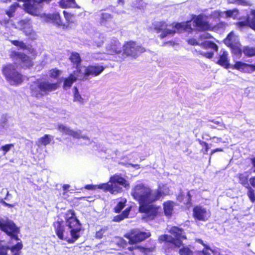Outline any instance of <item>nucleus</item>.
Masks as SVG:
<instances>
[{
	"mask_svg": "<svg viewBox=\"0 0 255 255\" xmlns=\"http://www.w3.org/2000/svg\"><path fill=\"white\" fill-rule=\"evenodd\" d=\"M100 23L102 26H105L107 27L110 26V24L113 22V16L107 12H102L100 14Z\"/></svg>",
	"mask_w": 255,
	"mask_h": 255,
	"instance_id": "21",
	"label": "nucleus"
},
{
	"mask_svg": "<svg viewBox=\"0 0 255 255\" xmlns=\"http://www.w3.org/2000/svg\"><path fill=\"white\" fill-rule=\"evenodd\" d=\"M250 183L253 187H255V177H252L250 179Z\"/></svg>",
	"mask_w": 255,
	"mask_h": 255,
	"instance_id": "55",
	"label": "nucleus"
},
{
	"mask_svg": "<svg viewBox=\"0 0 255 255\" xmlns=\"http://www.w3.org/2000/svg\"><path fill=\"white\" fill-rule=\"evenodd\" d=\"M26 35H29L32 31V22L29 19H24L19 21L18 23Z\"/></svg>",
	"mask_w": 255,
	"mask_h": 255,
	"instance_id": "18",
	"label": "nucleus"
},
{
	"mask_svg": "<svg viewBox=\"0 0 255 255\" xmlns=\"http://www.w3.org/2000/svg\"><path fill=\"white\" fill-rule=\"evenodd\" d=\"M231 2H237L239 4L247 6L249 5V3L245 0H229Z\"/></svg>",
	"mask_w": 255,
	"mask_h": 255,
	"instance_id": "49",
	"label": "nucleus"
},
{
	"mask_svg": "<svg viewBox=\"0 0 255 255\" xmlns=\"http://www.w3.org/2000/svg\"><path fill=\"white\" fill-rule=\"evenodd\" d=\"M135 168L138 169L139 168V165L138 164H133L128 163V171H131L132 169Z\"/></svg>",
	"mask_w": 255,
	"mask_h": 255,
	"instance_id": "52",
	"label": "nucleus"
},
{
	"mask_svg": "<svg viewBox=\"0 0 255 255\" xmlns=\"http://www.w3.org/2000/svg\"><path fill=\"white\" fill-rule=\"evenodd\" d=\"M11 56L13 58H15L16 62L24 68H28L32 65L30 58L23 53L19 52H13Z\"/></svg>",
	"mask_w": 255,
	"mask_h": 255,
	"instance_id": "13",
	"label": "nucleus"
},
{
	"mask_svg": "<svg viewBox=\"0 0 255 255\" xmlns=\"http://www.w3.org/2000/svg\"><path fill=\"white\" fill-rule=\"evenodd\" d=\"M65 218L66 226L68 227V231H64L62 226V222L57 221L53 224L56 233L59 239L73 244L80 237L81 224L73 211H68L65 214Z\"/></svg>",
	"mask_w": 255,
	"mask_h": 255,
	"instance_id": "2",
	"label": "nucleus"
},
{
	"mask_svg": "<svg viewBox=\"0 0 255 255\" xmlns=\"http://www.w3.org/2000/svg\"><path fill=\"white\" fill-rule=\"evenodd\" d=\"M70 187V185L68 184H65L63 186V189L64 191H66Z\"/></svg>",
	"mask_w": 255,
	"mask_h": 255,
	"instance_id": "60",
	"label": "nucleus"
},
{
	"mask_svg": "<svg viewBox=\"0 0 255 255\" xmlns=\"http://www.w3.org/2000/svg\"><path fill=\"white\" fill-rule=\"evenodd\" d=\"M2 73L11 85H19L23 81L22 75L17 72L13 65L8 64L3 66Z\"/></svg>",
	"mask_w": 255,
	"mask_h": 255,
	"instance_id": "6",
	"label": "nucleus"
},
{
	"mask_svg": "<svg viewBox=\"0 0 255 255\" xmlns=\"http://www.w3.org/2000/svg\"><path fill=\"white\" fill-rule=\"evenodd\" d=\"M237 25L240 26V27H243L247 25H248V21H239L237 22L236 23Z\"/></svg>",
	"mask_w": 255,
	"mask_h": 255,
	"instance_id": "53",
	"label": "nucleus"
},
{
	"mask_svg": "<svg viewBox=\"0 0 255 255\" xmlns=\"http://www.w3.org/2000/svg\"><path fill=\"white\" fill-rule=\"evenodd\" d=\"M204 15L202 14L192 16L193 26L194 27L195 30L198 31L214 30L215 27L208 21L204 20Z\"/></svg>",
	"mask_w": 255,
	"mask_h": 255,
	"instance_id": "8",
	"label": "nucleus"
},
{
	"mask_svg": "<svg viewBox=\"0 0 255 255\" xmlns=\"http://www.w3.org/2000/svg\"><path fill=\"white\" fill-rule=\"evenodd\" d=\"M170 25L172 26V27L173 28L171 29V30H173L176 33H181L183 31H184V22H173Z\"/></svg>",
	"mask_w": 255,
	"mask_h": 255,
	"instance_id": "29",
	"label": "nucleus"
},
{
	"mask_svg": "<svg viewBox=\"0 0 255 255\" xmlns=\"http://www.w3.org/2000/svg\"><path fill=\"white\" fill-rule=\"evenodd\" d=\"M74 101H78L79 102H81L83 100L81 95L79 94L78 90L77 87H74Z\"/></svg>",
	"mask_w": 255,
	"mask_h": 255,
	"instance_id": "43",
	"label": "nucleus"
},
{
	"mask_svg": "<svg viewBox=\"0 0 255 255\" xmlns=\"http://www.w3.org/2000/svg\"><path fill=\"white\" fill-rule=\"evenodd\" d=\"M201 55L207 58H212L214 55V53L212 52H207L201 53Z\"/></svg>",
	"mask_w": 255,
	"mask_h": 255,
	"instance_id": "50",
	"label": "nucleus"
},
{
	"mask_svg": "<svg viewBox=\"0 0 255 255\" xmlns=\"http://www.w3.org/2000/svg\"><path fill=\"white\" fill-rule=\"evenodd\" d=\"M153 29L157 33H161L159 37L163 39L168 35H174L175 32L167 28L168 24L165 21H156L153 23Z\"/></svg>",
	"mask_w": 255,
	"mask_h": 255,
	"instance_id": "9",
	"label": "nucleus"
},
{
	"mask_svg": "<svg viewBox=\"0 0 255 255\" xmlns=\"http://www.w3.org/2000/svg\"><path fill=\"white\" fill-rule=\"evenodd\" d=\"M63 12L66 20L69 21V16L70 15L68 13H67L65 10L63 11Z\"/></svg>",
	"mask_w": 255,
	"mask_h": 255,
	"instance_id": "59",
	"label": "nucleus"
},
{
	"mask_svg": "<svg viewBox=\"0 0 255 255\" xmlns=\"http://www.w3.org/2000/svg\"><path fill=\"white\" fill-rule=\"evenodd\" d=\"M46 19L48 22H52L57 26H60L63 24L58 12L47 14Z\"/></svg>",
	"mask_w": 255,
	"mask_h": 255,
	"instance_id": "22",
	"label": "nucleus"
},
{
	"mask_svg": "<svg viewBox=\"0 0 255 255\" xmlns=\"http://www.w3.org/2000/svg\"><path fill=\"white\" fill-rule=\"evenodd\" d=\"M229 48H230L231 52L233 54L237 56L241 55L242 54V50L241 49V45L240 42L232 45V46H230Z\"/></svg>",
	"mask_w": 255,
	"mask_h": 255,
	"instance_id": "31",
	"label": "nucleus"
},
{
	"mask_svg": "<svg viewBox=\"0 0 255 255\" xmlns=\"http://www.w3.org/2000/svg\"><path fill=\"white\" fill-rule=\"evenodd\" d=\"M18 4L15 3L11 5L8 10L6 11V14L9 17L13 16V13L15 12L16 8L18 7Z\"/></svg>",
	"mask_w": 255,
	"mask_h": 255,
	"instance_id": "40",
	"label": "nucleus"
},
{
	"mask_svg": "<svg viewBox=\"0 0 255 255\" xmlns=\"http://www.w3.org/2000/svg\"><path fill=\"white\" fill-rule=\"evenodd\" d=\"M243 52L246 56L249 57L255 56V47H245Z\"/></svg>",
	"mask_w": 255,
	"mask_h": 255,
	"instance_id": "35",
	"label": "nucleus"
},
{
	"mask_svg": "<svg viewBox=\"0 0 255 255\" xmlns=\"http://www.w3.org/2000/svg\"><path fill=\"white\" fill-rule=\"evenodd\" d=\"M231 68L237 70L243 73H251L255 71V65L238 61L231 65Z\"/></svg>",
	"mask_w": 255,
	"mask_h": 255,
	"instance_id": "14",
	"label": "nucleus"
},
{
	"mask_svg": "<svg viewBox=\"0 0 255 255\" xmlns=\"http://www.w3.org/2000/svg\"><path fill=\"white\" fill-rule=\"evenodd\" d=\"M200 46L205 49L211 48L216 51H217L218 50L217 45L212 41H204L200 44Z\"/></svg>",
	"mask_w": 255,
	"mask_h": 255,
	"instance_id": "27",
	"label": "nucleus"
},
{
	"mask_svg": "<svg viewBox=\"0 0 255 255\" xmlns=\"http://www.w3.org/2000/svg\"><path fill=\"white\" fill-rule=\"evenodd\" d=\"M11 42L14 45L19 48L21 50H26L30 53H32L33 49H32L29 45H27L22 41L18 40H12Z\"/></svg>",
	"mask_w": 255,
	"mask_h": 255,
	"instance_id": "26",
	"label": "nucleus"
},
{
	"mask_svg": "<svg viewBox=\"0 0 255 255\" xmlns=\"http://www.w3.org/2000/svg\"><path fill=\"white\" fill-rule=\"evenodd\" d=\"M58 87L57 83H52L49 81L34 83L30 86L31 94L32 96L39 98L56 90Z\"/></svg>",
	"mask_w": 255,
	"mask_h": 255,
	"instance_id": "4",
	"label": "nucleus"
},
{
	"mask_svg": "<svg viewBox=\"0 0 255 255\" xmlns=\"http://www.w3.org/2000/svg\"><path fill=\"white\" fill-rule=\"evenodd\" d=\"M224 12L221 11L220 10H215L213 11L212 13V15L214 18H216L217 19H220L223 16Z\"/></svg>",
	"mask_w": 255,
	"mask_h": 255,
	"instance_id": "44",
	"label": "nucleus"
},
{
	"mask_svg": "<svg viewBox=\"0 0 255 255\" xmlns=\"http://www.w3.org/2000/svg\"><path fill=\"white\" fill-rule=\"evenodd\" d=\"M225 13L227 17H232L233 15V11L232 10H228L223 12Z\"/></svg>",
	"mask_w": 255,
	"mask_h": 255,
	"instance_id": "54",
	"label": "nucleus"
},
{
	"mask_svg": "<svg viewBox=\"0 0 255 255\" xmlns=\"http://www.w3.org/2000/svg\"><path fill=\"white\" fill-rule=\"evenodd\" d=\"M7 121V119L6 118V117H2L1 119V121H0V123L2 124H3L4 123H5Z\"/></svg>",
	"mask_w": 255,
	"mask_h": 255,
	"instance_id": "61",
	"label": "nucleus"
},
{
	"mask_svg": "<svg viewBox=\"0 0 255 255\" xmlns=\"http://www.w3.org/2000/svg\"><path fill=\"white\" fill-rule=\"evenodd\" d=\"M127 217H128V208H127L125 210V211H124V212L122 214L119 215H117V216L114 217L113 221L114 222H119Z\"/></svg>",
	"mask_w": 255,
	"mask_h": 255,
	"instance_id": "39",
	"label": "nucleus"
},
{
	"mask_svg": "<svg viewBox=\"0 0 255 255\" xmlns=\"http://www.w3.org/2000/svg\"><path fill=\"white\" fill-rule=\"evenodd\" d=\"M0 229L10 236L12 240H19L17 236L19 229L12 221L0 218Z\"/></svg>",
	"mask_w": 255,
	"mask_h": 255,
	"instance_id": "7",
	"label": "nucleus"
},
{
	"mask_svg": "<svg viewBox=\"0 0 255 255\" xmlns=\"http://www.w3.org/2000/svg\"><path fill=\"white\" fill-rule=\"evenodd\" d=\"M169 232L175 238L169 235H164L159 237V241L160 242H165L169 243L172 246L175 247H180L182 245L181 240L186 239L183 231L178 227H172L170 229Z\"/></svg>",
	"mask_w": 255,
	"mask_h": 255,
	"instance_id": "5",
	"label": "nucleus"
},
{
	"mask_svg": "<svg viewBox=\"0 0 255 255\" xmlns=\"http://www.w3.org/2000/svg\"><path fill=\"white\" fill-rule=\"evenodd\" d=\"M58 129L60 132L64 133L67 135H71L74 138H83L84 139L87 140L88 142L86 143L87 144H89L90 143V139L88 138V137H87L86 136L82 135L81 131L80 130H77V131H74V130L71 129L68 127H66L62 125H59L58 126Z\"/></svg>",
	"mask_w": 255,
	"mask_h": 255,
	"instance_id": "15",
	"label": "nucleus"
},
{
	"mask_svg": "<svg viewBox=\"0 0 255 255\" xmlns=\"http://www.w3.org/2000/svg\"><path fill=\"white\" fill-rule=\"evenodd\" d=\"M105 68L101 65H90L85 67L83 75L86 79L89 77H96L99 75L105 70Z\"/></svg>",
	"mask_w": 255,
	"mask_h": 255,
	"instance_id": "12",
	"label": "nucleus"
},
{
	"mask_svg": "<svg viewBox=\"0 0 255 255\" xmlns=\"http://www.w3.org/2000/svg\"><path fill=\"white\" fill-rule=\"evenodd\" d=\"M192 22H193L192 19H190L189 20H187L186 21L184 22V31L187 32L188 33H192L194 30H195L194 27L192 26Z\"/></svg>",
	"mask_w": 255,
	"mask_h": 255,
	"instance_id": "36",
	"label": "nucleus"
},
{
	"mask_svg": "<svg viewBox=\"0 0 255 255\" xmlns=\"http://www.w3.org/2000/svg\"><path fill=\"white\" fill-rule=\"evenodd\" d=\"M238 42L239 41L237 40V37L233 31L230 32L224 39V43L228 47Z\"/></svg>",
	"mask_w": 255,
	"mask_h": 255,
	"instance_id": "23",
	"label": "nucleus"
},
{
	"mask_svg": "<svg viewBox=\"0 0 255 255\" xmlns=\"http://www.w3.org/2000/svg\"><path fill=\"white\" fill-rule=\"evenodd\" d=\"M121 49V44L116 41L112 42L106 46V50L109 54L120 53L122 51Z\"/></svg>",
	"mask_w": 255,
	"mask_h": 255,
	"instance_id": "20",
	"label": "nucleus"
},
{
	"mask_svg": "<svg viewBox=\"0 0 255 255\" xmlns=\"http://www.w3.org/2000/svg\"><path fill=\"white\" fill-rule=\"evenodd\" d=\"M180 255H193V251L187 246H183L179 251Z\"/></svg>",
	"mask_w": 255,
	"mask_h": 255,
	"instance_id": "38",
	"label": "nucleus"
},
{
	"mask_svg": "<svg viewBox=\"0 0 255 255\" xmlns=\"http://www.w3.org/2000/svg\"><path fill=\"white\" fill-rule=\"evenodd\" d=\"M126 180L123 177L115 175L111 177L110 181L107 183L99 185H87L85 188L88 190H95L98 188L105 191H109L112 194H117L122 192L123 187H126Z\"/></svg>",
	"mask_w": 255,
	"mask_h": 255,
	"instance_id": "3",
	"label": "nucleus"
},
{
	"mask_svg": "<svg viewBox=\"0 0 255 255\" xmlns=\"http://www.w3.org/2000/svg\"><path fill=\"white\" fill-rule=\"evenodd\" d=\"M239 178L240 180V182L244 185L245 186L247 187L249 186L248 183V175L247 173H244L243 174H240L239 176Z\"/></svg>",
	"mask_w": 255,
	"mask_h": 255,
	"instance_id": "37",
	"label": "nucleus"
},
{
	"mask_svg": "<svg viewBox=\"0 0 255 255\" xmlns=\"http://www.w3.org/2000/svg\"><path fill=\"white\" fill-rule=\"evenodd\" d=\"M145 51V48L141 45L135 42L128 41V57L135 59Z\"/></svg>",
	"mask_w": 255,
	"mask_h": 255,
	"instance_id": "11",
	"label": "nucleus"
},
{
	"mask_svg": "<svg viewBox=\"0 0 255 255\" xmlns=\"http://www.w3.org/2000/svg\"><path fill=\"white\" fill-rule=\"evenodd\" d=\"M169 188L166 186H163L161 187L159 186L158 190L157 191H153V192L158 193V196L157 197V200H158L160 197L163 195L165 196L169 194Z\"/></svg>",
	"mask_w": 255,
	"mask_h": 255,
	"instance_id": "33",
	"label": "nucleus"
},
{
	"mask_svg": "<svg viewBox=\"0 0 255 255\" xmlns=\"http://www.w3.org/2000/svg\"><path fill=\"white\" fill-rule=\"evenodd\" d=\"M59 75V71L57 70H52L50 71V76L51 77L55 78Z\"/></svg>",
	"mask_w": 255,
	"mask_h": 255,
	"instance_id": "51",
	"label": "nucleus"
},
{
	"mask_svg": "<svg viewBox=\"0 0 255 255\" xmlns=\"http://www.w3.org/2000/svg\"><path fill=\"white\" fill-rule=\"evenodd\" d=\"M223 151V149H221V148H216L214 150H213L212 151H211V155H213L214 153L216 152H218V151Z\"/></svg>",
	"mask_w": 255,
	"mask_h": 255,
	"instance_id": "57",
	"label": "nucleus"
},
{
	"mask_svg": "<svg viewBox=\"0 0 255 255\" xmlns=\"http://www.w3.org/2000/svg\"><path fill=\"white\" fill-rule=\"evenodd\" d=\"M150 236L149 232H141L138 229H134L128 233V245L140 242Z\"/></svg>",
	"mask_w": 255,
	"mask_h": 255,
	"instance_id": "10",
	"label": "nucleus"
},
{
	"mask_svg": "<svg viewBox=\"0 0 255 255\" xmlns=\"http://www.w3.org/2000/svg\"><path fill=\"white\" fill-rule=\"evenodd\" d=\"M22 246L21 242H18L15 245L11 247H8L7 249L11 251L13 255H19Z\"/></svg>",
	"mask_w": 255,
	"mask_h": 255,
	"instance_id": "30",
	"label": "nucleus"
},
{
	"mask_svg": "<svg viewBox=\"0 0 255 255\" xmlns=\"http://www.w3.org/2000/svg\"><path fill=\"white\" fill-rule=\"evenodd\" d=\"M173 204L174 203L171 201H167L164 203V212L166 216H170L171 215L173 208Z\"/></svg>",
	"mask_w": 255,
	"mask_h": 255,
	"instance_id": "28",
	"label": "nucleus"
},
{
	"mask_svg": "<svg viewBox=\"0 0 255 255\" xmlns=\"http://www.w3.org/2000/svg\"><path fill=\"white\" fill-rule=\"evenodd\" d=\"M248 26L255 30V15L250 20H248Z\"/></svg>",
	"mask_w": 255,
	"mask_h": 255,
	"instance_id": "48",
	"label": "nucleus"
},
{
	"mask_svg": "<svg viewBox=\"0 0 255 255\" xmlns=\"http://www.w3.org/2000/svg\"><path fill=\"white\" fill-rule=\"evenodd\" d=\"M194 217L199 221H206L210 216L209 211L201 206H196L193 209Z\"/></svg>",
	"mask_w": 255,
	"mask_h": 255,
	"instance_id": "16",
	"label": "nucleus"
},
{
	"mask_svg": "<svg viewBox=\"0 0 255 255\" xmlns=\"http://www.w3.org/2000/svg\"><path fill=\"white\" fill-rule=\"evenodd\" d=\"M227 25V24L223 21H220L217 24L218 27H224Z\"/></svg>",
	"mask_w": 255,
	"mask_h": 255,
	"instance_id": "56",
	"label": "nucleus"
},
{
	"mask_svg": "<svg viewBox=\"0 0 255 255\" xmlns=\"http://www.w3.org/2000/svg\"><path fill=\"white\" fill-rule=\"evenodd\" d=\"M248 195L252 202H254L255 201V195L254 193V190L251 188L249 189Z\"/></svg>",
	"mask_w": 255,
	"mask_h": 255,
	"instance_id": "46",
	"label": "nucleus"
},
{
	"mask_svg": "<svg viewBox=\"0 0 255 255\" xmlns=\"http://www.w3.org/2000/svg\"><path fill=\"white\" fill-rule=\"evenodd\" d=\"M69 58L71 61L78 68V66L80 64L81 61L79 54L76 52L72 53Z\"/></svg>",
	"mask_w": 255,
	"mask_h": 255,
	"instance_id": "34",
	"label": "nucleus"
},
{
	"mask_svg": "<svg viewBox=\"0 0 255 255\" xmlns=\"http://www.w3.org/2000/svg\"><path fill=\"white\" fill-rule=\"evenodd\" d=\"M53 138V136L49 134H45L43 137L38 139L37 144L38 146L41 145L46 146L50 143Z\"/></svg>",
	"mask_w": 255,
	"mask_h": 255,
	"instance_id": "25",
	"label": "nucleus"
},
{
	"mask_svg": "<svg viewBox=\"0 0 255 255\" xmlns=\"http://www.w3.org/2000/svg\"><path fill=\"white\" fill-rule=\"evenodd\" d=\"M154 248H145V249H143V252H145V253H146L147 252H152V251L153 250Z\"/></svg>",
	"mask_w": 255,
	"mask_h": 255,
	"instance_id": "58",
	"label": "nucleus"
},
{
	"mask_svg": "<svg viewBox=\"0 0 255 255\" xmlns=\"http://www.w3.org/2000/svg\"><path fill=\"white\" fill-rule=\"evenodd\" d=\"M217 63L226 69L231 68V65L229 63L228 53L226 51H223L222 54L219 56Z\"/></svg>",
	"mask_w": 255,
	"mask_h": 255,
	"instance_id": "19",
	"label": "nucleus"
},
{
	"mask_svg": "<svg viewBox=\"0 0 255 255\" xmlns=\"http://www.w3.org/2000/svg\"><path fill=\"white\" fill-rule=\"evenodd\" d=\"M1 203H2L3 205H4L5 206H7V207H12L13 206L11 204H8L7 203H6L5 201H2Z\"/></svg>",
	"mask_w": 255,
	"mask_h": 255,
	"instance_id": "62",
	"label": "nucleus"
},
{
	"mask_svg": "<svg viewBox=\"0 0 255 255\" xmlns=\"http://www.w3.org/2000/svg\"><path fill=\"white\" fill-rule=\"evenodd\" d=\"M213 38L212 36L209 34L207 33L205 36H204L203 38L207 39V38Z\"/></svg>",
	"mask_w": 255,
	"mask_h": 255,
	"instance_id": "63",
	"label": "nucleus"
},
{
	"mask_svg": "<svg viewBox=\"0 0 255 255\" xmlns=\"http://www.w3.org/2000/svg\"><path fill=\"white\" fill-rule=\"evenodd\" d=\"M60 5L63 8L75 7L76 3L75 0H61L60 1Z\"/></svg>",
	"mask_w": 255,
	"mask_h": 255,
	"instance_id": "32",
	"label": "nucleus"
},
{
	"mask_svg": "<svg viewBox=\"0 0 255 255\" xmlns=\"http://www.w3.org/2000/svg\"><path fill=\"white\" fill-rule=\"evenodd\" d=\"M18 1L24 2V6L26 11L33 14L37 8L35 3H41L43 0H18Z\"/></svg>",
	"mask_w": 255,
	"mask_h": 255,
	"instance_id": "17",
	"label": "nucleus"
},
{
	"mask_svg": "<svg viewBox=\"0 0 255 255\" xmlns=\"http://www.w3.org/2000/svg\"><path fill=\"white\" fill-rule=\"evenodd\" d=\"M252 163L253 165V167L255 168L254 171L255 172V158L252 159Z\"/></svg>",
	"mask_w": 255,
	"mask_h": 255,
	"instance_id": "64",
	"label": "nucleus"
},
{
	"mask_svg": "<svg viewBox=\"0 0 255 255\" xmlns=\"http://www.w3.org/2000/svg\"><path fill=\"white\" fill-rule=\"evenodd\" d=\"M77 80V77L75 76V73L71 74L68 78H66L64 82L63 88L65 90L70 88L73 82Z\"/></svg>",
	"mask_w": 255,
	"mask_h": 255,
	"instance_id": "24",
	"label": "nucleus"
},
{
	"mask_svg": "<svg viewBox=\"0 0 255 255\" xmlns=\"http://www.w3.org/2000/svg\"><path fill=\"white\" fill-rule=\"evenodd\" d=\"M133 198L139 203V211L145 213L143 218L152 220L157 215L158 208L152 204L157 200L158 193L153 192L142 184L136 185L131 193Z\"/></svg>",
	"mask_w": 255,
	"mask_h": 255,
	"instance_id": "1",
	"label": "nucleus"
},
{
	"mask_svg": "<svg viewBox=\"0 0 255 255\" xmlns=\"http://www.w3.org/2000/svg\"><path fill=\"white\" fill-rule=\"evenodd\" d=\"M126 203V200L124 201V202H120L118 203L117 205L115 207L114 210L115 212L119 213L121 211V210L124 208L125 206V204Z\"/></svg>",
	"mask_w": 255,
	"mask_h": 255,
	"instance_id": "41",
	"label": "nucleus"
},
{
	"mask_svg": "<svg viewBox=\"0 0 255 255\" xmlns=\"http://www.w3.org/2000/svg\"><path fill=\"white\" fill-rule=\"evenodd\" d=\"M199 143L204 148V149H202V151L203 152L204 154H207L209 149L208 143L205 141L200 140H199Z\"/></svg>",
	"mask_w": 255,
	"mask_h": 255,
	"instance_id": "45",
	"label": "nucleus"
},
{
	"mask_svg": "<svg viewBox=\"0 0 255 255\" xmlns=\"http://www.w3.org/2000/svg\"><path fill=\"white\" fill-rule=\"evenodd\" d=\"M13 147L14 145L13 144H7L2 146L0 147V149L3 151V154L5 155L6 153V152L9 151Z\"/></svg>",
	"mask_w": 255,
	"mask_h": 255,
	"instance_id": "42",
	"label": "nucleus"
},
{
	"mask_svg": "<svg viewBox=\"0 0 255 255\" xmlns=\"http://www.w3.org/2000/svg\"><path fill=\"white\" fill-rule=\"evenodd\" d=\"M187 42L189 44H190L191 45H193V46H195V45H199L200 46V44L197 41V40L196 39L193 38L188 39L187 40Z\"/></svg>",
	"mask_w": 255,
	"mask_h": 255,
	"instance_id": "47",
	"label": "nucleus"
}]
</instances>
